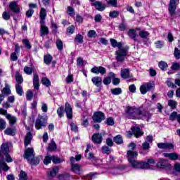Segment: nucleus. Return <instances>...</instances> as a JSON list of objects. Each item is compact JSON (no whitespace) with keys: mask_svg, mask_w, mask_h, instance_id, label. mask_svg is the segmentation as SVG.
I'll return each mask as SVG.
<instances>
[{"mask_svg":"<svg viewBox=\"0 0 180 180\" xmlns=\"http://www.w3.org/2000/svg\"><path fill=\"white\" fill-rule=\"evenodd\" d=\"M102 150H103V153H104V154H110V149L109 148L108 146H104L102 147Z\"/></svg>","mask_w":180,"mask_h":180,"instance_id":"62","label":"nucleus"},{"mask_svg":"<svg viewBox=\"0 0 180 180\" xmlns=\"http://www.w3.org/2000/svg\"><path fill=\"white\" fill-rule=\"evenodd\" d=\"M77 67H84V59L82 58H78L77 60Z\"/></svg>","mask_w":180,"mask_h":180,"instance_id":"61","label":"nucleus"},{"mask_svg":"<svg viewBox=\"0 0 180 180\" xmlns=\"http://www.w3.org/2000/svg\"><path fill=\"white\" fill-rule=\"evenodd\" d=\"M15 78L17 82L15 85H22V84H23V77L20 75L19 72H15Z\"/></svg>","mask_w":180,"mask_h":180,"instance_id":"24","label":"nucleus"},{"mask_svg":"<svg viewBox=\"0 0 180 180\" xmlns=\"http://www.w3.org/2000/svg\"><path fill=\"white\" fill-rule=\"evenodd\" d=\"M67 13L70 16H75V10H74V8L71 6H68Z\"/></svg>","mask_w":180,"mask_h":180,"instance_id":"49","label":"nucleus"},{"mask_svg":"<svg viewBox=\"0 0 180 180\" xmlns=\"http://www.w3.org/2000/svg\"><path fill=\"white\" fill-rule=\"evenodd\" d=\"M56 150H57V144H56V142L52 139L51 143L48 147V151H56Z\"/></svg>","mask_w":180,"mask_h":180,"instance_id":"35","label":"nucleus"},{"mask_svg":"<svg viewBox=\"0 0 180 180\" xmlns=\"http://www.w3.org/2000/svg\"><path fill=\"white\" fill-rule=\"evenodd\" d=\"M46 126H47V118L43 115H39L35 121V129L40 130V129H43V127H46Z\"/></svg>","mask_w":180,"mask_h":180,"instance_id":"5","label":"nucleus"},{"mask_svg":"<svg viewBox=\"0 0 180 180\" xmlns=\"http://www.w3.org/2000/svg\"><path fill=\"white\" fill-rule=\"evenodd\" d=\"M72 171L75 174H77V175H79L81 174V165L78 164H72Z\"/></svg>","mask_w":180,"mask_h":180,"instance_id":"27","label":"nucleus"},{"mask_svg":"<svg viewBox=\"0 0 180 180\" xmlns=\"http://www.w3.org/2000/svg\"><path fill=\"white\" fill-rule=\"evenodd\" d=\"M6 119L9 120L10 124H15L16 123V117H13L11 114L6 115Z\"/></svg>","mask_w":180,"mask_h":180,"instance_id":"39","label":"nucleus"},{"mask_svg":"<svg viewBox=\"0 0 180 180\" xmlns=\"http://www.w3.org/2000/svg\"><path fill=\"white\" fill-rule=\"evenodd\" d=\"M139 36L141 39H147V37L150 36V33H148V32L146 31H140Z\"/></svg>","mask_w":180,"mask_h":180,"instance_id":"50","label":"nucleus"},{"mask_svg":"<svg viewBox=\"0 0 180 180\" xmlns=\"http://www.w3.org/2000/svg\"><path fill=\"white\" fill-rule=\"evenodd\" d=\"M26 98L27 101H32V99H33V91H32V90L27 91Z\"/></svg>","mask_w":180,"mask_h":180,"instance_id":"52","label":"nucleus"},{"mask_svg":"<svg viewBox=\"0 0 180 180\" xmlns=\"http://www.w3.org/2000/svg\"><path fill=\"white\" fill-rule=\"evenodd\" d=\"M106 124L108 126H113L115 124V120L112 117H109L106 120Z\"/></svg>","mask_w":180,"mask_h":180,"instance_id":"58","label":"nucleus"},{"mask_svg":"<svg viewBox=\"0 0 180 180\" xmlns=\"http://www.w3.org/2000/svg\"><path fill=\"white\" fill-rule=\"evenodd\" d=\"M6 129V121L5 120L0 118V131L5 130Z\"/></svg>","mask_w":180,"mask_h":180,"instance_id":"43","label":"nucleus"},{"mask_svg":"<svg viewBox=\"0 0 180 180\" xmlns=\"http://www.w3.org/2000/svg\"><path fill=\"white\" fill-rule=\"evenodd\" d=\"M40 158L41 156L35 157L34 156L33 158H31L28 160V162L31 164V165H39L40 164Z\"/></svg>","mask_w":180,"mask_h":180,"instance_id":"25","label":"nucleus"},{"mask_svg":"<svg viewBox=\"0 0 180 180\" xmlns=\"http://www.w3.org/2000/svg\"><path fill=\"white\" fill-rule=\"evenodd\" d=\"M56 47L60 51L64 49V44L63 43V41H61V39H58L56 40Z\"/></svg>","mask_w":180,"mask_h":180,"instance_id":"34","label":"nucleus"},{"mask_svg":"<svg viewBox=\"0 0 180 180\" xmlns=\"http://www.w3.org/2000/svg\"><path fill=\"white\" fill-rule=\"evenodd\" d=\"M137 155H139V153H137V151L128 150L127 151V158H128L129 162H130L131 161H133L134 160V158H136V157H137Z\"/></svg>","mask_w":180,"mask_h":180,"instance_id":"20","label":"nucleus"},{"mask_svg":"<svg viewBox=\"0 0 180 180\" xmlns=\"http://www.w3.org/2000/svg\"><path fill=\"white\" fill-rule=\"evenodd\" d=\"M9 8L12 12L14 13H20V8H19V6L18 5V2L13 1L9 4Z\"/></svg>","mask_w":180,"mask_h":180,"instance_id":"16","label":"nucleus"},{"mask_svg":"<svg viewBox=\"0 0 180 180\" xmlns=\"http://www.w3.org/2000/svg\"><path fill=\"white\" fill-rule=\"evenodd\" d=\"M110 92L112 95H120L122 94V89L120 87L111 89Z\"/></svg>","mask_w":180,"mask_h":180,"instance_id":"38","label":"nucleus"},{"mask_svg":"<svg viewBox=\"0 0 180 180\" xmlns=\"http://www.w3.org/2000/svg\"><path fill=\"white\" fill-rule=\"evenodd\" d=\"M98 36L96 34V32L95 30H89L88 32V37H90L91 39L95 38Z\"/></svg>","mask_w":180,"mask_h":180,"instance_id":"55","label":"nucleus"},{"mask_svg":"<svg viewBox=\"0 0 180 180\" xmlns=\"http://www.w3.org/2000/svg\"><path fill=\"white\" fill-rule=\"evenodd\" d=\"M142 150L143 151H148V150H150V143L147 142H143L142 143Z\"/></svg>","mask_w":180,"mask_h":180,"instance_id":"53","label":"nucleus"},{"mask_svg":"<svg viewBox=\"0 0 180 180\" xmlns=\"http://www.w3.org/2000/svg\"><path fill=\"white\" fill-rule=\"evenodd\" d=\"M174 57L177 59L179 60L180 58V50H179L178 48H175L174 49Z\"/></svg>","mask_w":180,"mask_h":180,"instance_id":"63","label":"nucleus"},{"mask_svg":"<svg viewBox=\"0 0 180 180\" xmlns=\"http://www.w3.org/2000/svg\"><path fill=\"white\" fill-rule=\"evenodd\" d=\"M41 82L45 86H50V85H51V82H50V79H49V78H47V77H42Z\"/></svg>","mask_w":180,"mask_h":180,"instance_id":"37","label":"nucleus"},{"mask_svg":"<svg viewBox=\"0 0 180 180\" xmlns=\"http://www.w3.org/2000/svg\"><path fill=\"white\" fill-rule=\"evenodd\" d=\"M91 6H94V8H96V9L100 12H103V11L106 9V6L101 1H95L94 3L91 4Z\"/></svg>","mask_w":180,"mask_h":180,"instance_id":"15","label":"nucleus"},{"mask_svg":"<svg viewBox=\"0 0 180 180\" xmlns=\"http://www.w3.org/2000/svg\"><path fill=\"white\" fill-rule=\"evenodd\" d=\"M22 43H23L25 47L28 50H30L32 49V45L30 44V41H29V39H24L22 40Z\"/></svg>","mask_w":180,"mask_h":180,"instance_id":"42","label":"nucleus"},{"mask_svg":"<svg viewBox=\"0 0 180 180\" xmlns=\"http://www.w3.org/2000/svg\"><path fill=\"white\" fill-rule=\"evenodd\" d=\"M20 180H27V174L24 171L21 170L19 174Z\"/></svg>","mask_w":180,"mask_h":180,"instance_id":"46","label":"nucleus"},{"mask_svg":"<svg viewBox=\"0 0 180 180\" xmlns=\"http://www.w3.org/2000/svg\"><path fill=\"white\" fill-rule=\"evenodd\" d=\"M103 136H105L104 133L94 134L91 136V140H92L93 143H94L95 144H101L102 141H103Z\"/></svg>","mask_w":180,"mask_h":180,"instance_id":"10","label":"nucleus"},{"mask_svg":"<svg viewBox=\"0 0 180 180\" xmlns=\"http://www.w3.org/2000/svg\"><path fill=\"white\" fill-rule=\"evenodd\" d=\"M136 119H142V120H150L151 119V113L146 110H140L138 108V115Z\"/></svg>","mask_w":180,"mask_h":180,"instance_id":"7","label":"nucleus"},{"mask_svg":"<svg viewBox=\"0 0 180 180\" xmlns=\"http://www.w3.org/2000/svg\"><path fill=\"white\" fill-rule=\"evenodd\" d=\"M179 4V0H170L169 4V13L172 18L174 19V15H175V11H176V5Z\"/></svg>","mask_w":180,"mask_h":180,"instance_id":"8","label":"nucleus"},{"mask_svg":"<svg viewBox=\"0 0 180 180\" xmlns=\"http://www.w3.org/2000/svg\"><path fill=\"white\" fill-rule=\"evenodd\" d=\"M158 65L162 71H165L168 68V64H167V63L164 61L159 62Z\"/></svg>","mask_w":180,"mask_h":180,"instance_id":"36","label":"nucleus"},{"mask_svg":"<svg viewBox=\"0 0 180 180\" xmlns=\"http://www.w3.org/2000/svg\"><path fill=\"white\" fill-rule=\"evenodd\" d=\"M51 161H52V156H46L44 160V164L45 165H49V164H50Z\"/></svg>","mask_w":180,"mask_h":180,"instance_id":"56","label":"nucleus"},{"mask_svg":"<svg viewBox=\"0 0 180 180\" xmlns=\"http://www.w3.org/2000/svg\"><path fill=\"white\" fill-rule=\"evenodd\" d=\"M110 41L112 47L114 49H115V47L118 48V50L115 51L117 63H123V61H124V57L127 56L129 46H126L125 47L122 48L123 47V44L122 42L118 43L115 39H110Z\"/></svg>","mask_w":180,"mask_h":180,"instance_id":"2","label":"nucleus"},{"mask_svg":"<svg viewBox=\"0 0 180 180\" xmlns=\"http://www.w3.org/2000/svg\"><path fill=\"white\" fill-rule=\"evenodd\" d=\"M155 87V84L154 82H149L148 83H145L140 86V91L142 95H146L147 92L152 90L153 88Z\"/></svg>","mask_w":180,"mask_h":180,"instance_id":"6","label":"nucleus"},{"mask_svg":"<svg viewBox=\"0 0 180 180\" xmlns=\"http://www.w3.org/2000/svg\"><path fill=\"white\" fill-rule=\"evenodd\" d=\"M91 72H93V74H101V75H105V74H106V68L102 66H94L91 69Z\"/></svg>","mask_w":180,"mask_h":180,"instance_id":"12","label":"nucleus"},{"mask_svg":"<svg viewBox=\"0 0 180 180\" xmlns=\"http://www.w3.org/2000/svg\"><path fill=\"white\" fill-rule=\"evenodd\" d=\"M41 24V37H44V36H47L49 34V27L44 25V23Z\"/></svg>","mask_w":180,"mask_h":180,"instance_id":"23","label":"nucleus"},{"mask_svg":"<svg viewBox=\"0 0 180 180\" xmlns=\"http://www.w3.org/2000/svg\"><path fill=\"white\" fill-rule=\"evenodd\" d=\"M170 167L171 164H169L167 160L160 159V161L157 163V167L162 168V169L170 168Z\"/></svg>","mask_w":180,"mask_h":180,"instance_id":"13","label":"nucleus"},{"mask_svg":"<svg viewBox=\"0 0 180 180\" xmlns=\"http://www.w3.org/2000/svg\"><path fill=\"white\" fill-rule=\"evenodd\" d=\"M34 155H36V153L33 148H28L24 152V158L27 160V161L31 160V158H34Z\"/></svg>","mask_w":180,"mask_h":180,"instance_id":"11","label":"nucleus"},{"mask_svg":"<svg viewBox=\"0 0 180 180\" xmlns=\"http://www.w3.org/2000/svg\"><path fill=\"white\" fill-rule=\"evenodd\" d=\"M40 81L39 80V75L37 74L34 75L33 85L34 89H39L40 85L39 84Z\"/></svg>","mask_w":180,"mask_h":180,"instance_id":"28","label":"nucleus"},{"mask_svg":"<svg viewBox=\"0 0 180 180\" xmlns=\"http://www.w3.org/2000/svg\"><path fill=\"white\" fill-rule=\"evenodd\" d=\"M105 119V114L101 111L96 112L93 115V120L95 123H101Z\"/></svg>","mask_w":180,"mask_h":180,"instance_id":"9","label":"nucleus"},{"mask_svg":"<svg viewBox=\"0 0 180 180\" xmlns=\"http://www.w3.org/2000/svg\"><path fill=\"white\" fill-rule=\"evenodd\" d=\"M60 169H58V167H56L52 169V170L48 173V176L50 179H51L52 178H54V176H56L57 175V173L58 172Z\"/></svg>","mask_w":180,"mask_h":180,"instance_id":"29","label":"nucleus"},{"mask_svg":"<svg viewBox=\"0 0 180 180\" xmlns=\"http://www.w3.org/2000/svg\"><path fill=\"white\" fill-rule=\"evenodd\" d=\"M129 164L131 168H134V169H150L151 166L155 164V161L154 159H148L145 162L134 160H131Z\"/></svg>","mask_w":180,"mask_h":180,"instance_id":"3","label":"nucleus"},{"mask_svg":"<svg viewBox=\"0 0 180 180\" xmlns=\"http://www.w3.org/2000/svg\"><path fill=\"white\" fill-rule=\"evenodd\" d=\"M121 77L122 78H124V79H127V78H130V70L129 69L122 70Z\"/></svg>","mask_w":180,"mask_h":180,"instance_id":"30","label":"nucleus"},{"mask_svg":"<svg viewBox=\"0 0 180 180\" xmlns=\"http://www.w3.org/2000/svg\"><path fill=\"white\" fill-rule=\"evenodd\" d=\"M2 95H11V89L9 87H4L1 91Z\"/></svg>","mask_w":180,"mask_h":180,"instance_id":"54","label":"nucleus"},{"mask_svg":"<svg viewBox=\"0 0 180 180\" xmlns=\"http://www.w3.org/2000/svg\"><path fill=\"white\" fill-rule=\"evenodd\" d=\"M107 4L113 8H117V0H108L107 1Z\"/></svg>","mask_w":180,"mask_h":180,"instance_id":"47","label":"nucleus"},{"mask_svg":"<svg viewBox=\"0 0 180 180\" xmlns=\"http://www.w3.org/2000/svg\"><path fill=\"white\" fill-rule=\"evenodd\" d=\"M2 154L5 155L6 162H12L13 161L9 154V145L7 143H3L0 150V171L2 169L6 172V171H9L10 168L8 167V164L5 162V158Z\"/></svg>","mask_w":180,"mask_h":180,"instance_id":"1","label":"nucleus"},{"mask_svg":"<svg viewBox=\"0 0 180 180\" xmlns=\"http://www.w3.org/2000/svg\"><path fill=\"white\" fill-rule=\"evenodd\" d=\"M139 108L128 105L125 108V115L128 119H137Z\"/></svg>","mask_w":180,"mask_h":180,"instance_id":"4","label":"nucleus"},{"mask_svg":"<svg viewBox=\"0 0 180 180\" xmlns=\"http://www.w3.org/2000/svg\"><path fill=\"white\" fill-rule=\"evenodd\" d=\"M65 110H64V107L63 106H60V108H58L57 110V114L58 116L59 117H64V113H65Z\"/></svg>","mask_w":180,"mask_h":180,"instance_id":"41","label":"nucleus"},{"mask_svg":"<svg viewBox=\"0 0 180 180\" xmlns=\"http://www.w3.org/2000/svg\"><path fill=\"white\" fill-rule=\"evenodd\" d=\"M178 103L174 100H169L168 101V106H170L172 109H176V105Z\"/></svg>","mask_w":180,"mask_h":180,"instance_id":"44","label":"nucleus"},{"mask_svg":"<svg viewBox=\"0 0 180 180\" xmlns=\"http://www.w3.org/2000/svg\"><path fill=\"white\" fill-rule=\"evenodd\" d=\"M15 91L16 94H18L19 96H22L23 95V89L22 88V84H15Z\"/></svg>","mask_w":180,"mask_h":180,"instance_id":"33","label":"nucleus"},{"mask_svg":"<svg viewBox=\"0 0 180 180\" xmlns=\"http://www.w3.org/2000/svg\"><path fill=\"white\" fill-rule=\"evenodd\" d=\"M131 130H132V134H134L136 139H139V137H141V136L144 134V133L141 131L140 127H132L131 128Z\"/></svg>","mask_w":180,"mask_h":180,"instance_id":"17","label":"nucleus"},{"mask_svg":"<svg viewBox=\"0 0 180 180\" xmlns=\"http://www.w3.org/2000/svg\"><path fill=\"white\" fill-rule=\"evenodd\" d=\"M2 18L4 20H9V19H11V14L7 11H4L2 14Z\"/></svg>","mask_w":180,"mask_h":180,"instance_id":"57","label":"nucleus"},{"mask_svg":"<svg viewBox=\"0 0 180 180\" xmlns=\"http://www.w3.org/2000/svg\"><path fill=\"white\" fill-rule=\"evenodd\" d=\"M24 72L27 74V75H32V74H33V68L29 66H25L24 68Z\"/></svg>","mask_w":180,"mask_h":180,"instance_id":"45","label":"nucleus"},{"mask_svg":"<svg viewBox=\"0 0 180 180\" xmlns=\"http://www.w3.org/2000/svg\"><path fill=\"white\" fill-rule=\"evenodd\" d=\"M119 13H120L117 11H112L109 13V16L110 18H112V19H115L119 16Z\"/></svg>","mask_w":180,"mask_h":180,"instance_id":"48","label":"nucleus"},{"mask_svg":"<svg viewBox=\"0 0 180 180\" xmlns=\"http://www.w3.org/2000/svg\"><path fill=\"white\" fill-rule=\"evenodd\" d=\"M51 26L53 33H57L58 29V26H57V24H56L54 22H51Z\"/></svg>","mask_w":180,"mask_h":180,"instance_id":"59","label":"nucleus"},{"mask_svg":"<svg viewBox=\"0 0 180 180\" xmlns=\"http://www.w3.org/2000/svg\"><path fill=\"white\" fill-rule=\"evenodd\" d=\"M128 35L131 39H134V40H136V31L134 30H129L128 31Z\"/></svg>","mask_w":180,"mask_h":180,"instance_id":"51","label":"nucleus"},{"mask_svg":"<svg viewBox=\"0 0 180 180\" xmlns=\"http://www.w3.org/2000/svg\"><path fill=\"white\" fill-rule=\"evenodd\" d=\"M114 142L116 144H123V138L120 135H117L114 137Z\"/></svg>","mask_w":180,"mask_h":180,"instance_id":"40","label":"nucleus"},{"mask_svg":"<svg viewBox=\"0 0 180 180\" xmlns=\"http://www.w3.org/2000/svg\"><path fill=\"white\" fill-rule=\"evenodd\" d=\"M47 16V11L45 10L44 8H41V11L39 13L40 18V23H45L44 20H46V17Z\"/></svg>","mask_w":180,"mask_h":180,"instance_id":"22","label":"nucleus"},{"mask_svg":"<svg viewBox=\"0 0 180 180\" xmlns=\"http://www.w3.org/2000/svg\"><path fill=\"white\" fill-rule=\"evenodd\" d=\"M91 82L94 85H96L97 88H99L102 85V77L99 76H96L91 79Z\"/></svg>","mask_w":180,"mask_h":180,"instance_id":"21","label":"nucleus"},{"mask_svg":"<svg viewBox=\"0 0 180 180\" xmlns=\"http://www.w3.org/2000/svg\"><path fill=\"white\" fill-rule=\"evenodd\" d=\"M51 61H53V56L51 55L47 54L44 56V63L46 64V65H50Z\"/></svg>","mask_w":180,"mask_h":180,"instance_id":"31","label":"nucleus"},{"mask_svg":"<svg viewBox=\"0 0 180 180\" xmlns=\"http://www.w3.org/2000/svg\"><path fill=\"white\" fill-rule=\"evenodd\" d=\"M59 180H70V174H60L59 175Z\"/></svg>","mask_w":180,"mask_h":180,"instance_id":"60","label":"nucleus"},{"mask_svg":"<svg viewBox=\"0 0 180 180\" xmlns=\"http://www.w3.org/2000/svg\"><path fill=\"white\" fill-rule=\"evenodd\" d=\"M52 161L53 164H60L61 162V160L56 156H52Z\"/></svg>","mask_w":180,"mask_h":180,"instance_id":"64","label":"nucleus"},{"mask_svg":"<svg viewBox=\"0 0 180 180\" xmlns=\"http://www.w3.org/2000/svg\"><path fill=\"white\" fill-rule=\"evenodd\" d=\"M32 139H33V134H32V132L28 131L24 139V144L25 146V147H27V146H29V144H30V143H32Z\"/></svg>","mask_w":180,"mask_h":180,"instance_id":"18","label":"nucleus"},{"mask_svg":"<svg viewBox=\"0 0 180 180\" xmlns=\"http://www.w3.org/2000/svg\"><path fill=\"white\" fill-rule=\"evenodd\" d=\"M5 134H6L7 136H15L16 133H18V131L16 130V127H8L7 129H5L4 131Z\"/></svg>","mask_w":180,"mask_h":180,"instance_id":"19","label":"nucleus"},{"mask_svg":"<svg viewBox=\"0 0 180 180\" xmlns=\"http://www.w3.org/2000/svg\"><path fill=\"white\" fill-rule=\"evenodd\" d=\"M163 155L166 158H169L170 160H179V156L176 153H163Z\"/></svg>","mask_w":180,"mask_h":180,"instance_id":"26","label":"nucleus"},{"mask_svg":"<svg viewBox=\"0 0 180 180\" xmlns=\"http://www.w3.org/2000/svg\"><path fill=\"white\" fill-rule=\"evenodd\" d=\"M75 43H77L79 44H82V43H84V36H82V34H77L75 40H74Z\"/></svg>","mask_w":180,"mask_h":180,"instance_id":"32","label":"nucleus"},{"mask_svg":"<svg viewBox=\"0 0 180 180\" xmlns=\"http://www.w3.org/2000/svg\"><path fill=\"white\" fill-rule=\"evenodd\" d=\"M65 112L68 119L71 120L72 119V107L70 105V103L65 104Z\"/></svg>","mask_w":180,"mask_h":180,"instance_id":"14","label":"nucleus"}]
</instances>
